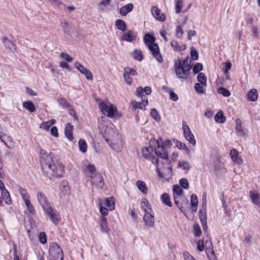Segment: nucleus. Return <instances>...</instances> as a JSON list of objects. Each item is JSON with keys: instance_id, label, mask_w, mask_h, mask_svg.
Instances as JSON below:
<instances>
[{"instance_id": "obj_18", "label": "nucleus", "mask_w": 260, "mask_h": 260, "mask_svg": "<svg viewBox=\"0 0 260 260\" xmlns=\"http://www.w3.org/2000/svg\"><path fill=\"white\" fill-rule=\"evenodd\" d=\"M100 225L102 233H108L110 231V228L108 225L107 218L103 216L100 217Z\"/></svg>"}, {"instance_id": "obj_17", "label": "nucleus", "mask_w": 260, "mask_h": 260, "mask_svg": "<svg viewBox=\"0 0 260 260\" xmlns=\"http://www.w3.org/2000/svg\"><path fill=\"white\" fill-rule=\"evenodd\" d=\"M199 216L200 218V220L202 222V224L203 225V228L204 230H206L207 228V221H206V211L205 208H204V205L201 209L199 212Z\"/></svg>"}, {"instance_id": "obj_1", "label": "nucleus", "mask_w": 260, "mask_h": 260, "mask_svg": "<svg viewBox=\"0 0 260 260\" xmlns=\"http://www.w3.org/2000/svg\"><path fill=\"white\" fill-rule=\"evenodd\" d=\"M40 162L43 171L49 177L56 176L61 178V175H57L55 173L56 165L52 157L47 154H43L41 157Z\"/></svg>"}, {"instance_id": "obj_6", "label": "nucleus", "mask_w": 260, "mask_h": 260, "mask_svg": "<svg viewBox=\"0 0 260 260\" xmlns=\"http://www.w3.org/2000/svg\"><path fill=\"white\" fill-rule=\"evenodd\" d=\"M44 212L55 225H57L58 223V222L60 219V217L59 214L56 211V210L53 209V208L50 207L45 210Z\"/></svg>"}, {"instance_id": "obj_61", "label": "nucleus", "mask_w": 260, "mask_h": 260, "mask_svg": "<svg viewBox=\"0 0 260 260\" xmlns=\"http://www.w3.org/2000/svg\"><path fill=\"white\" fill-rule=\"evenodd\" d=\"M124 73H126V74L131 75L132 76H134V75H135L137 74V72L135 70L133 69H130L129 68L125 69Z\"/></svg>"}, {"instance_id": "obj_30", "label": "nucleus", "mask_w": 260, "mask_h": 260, "mask_svg": "<svg viewBox=\"0 0 260 260\" xmlns=\"http://www.w3.org/2000/svg\"><path fill=\"white\" fill-rule=\"evenodd\" d=\"M23 107L29 112L32 113L35 111L34 104L30 101H26L23 103Z\"/></svg>"}, {"instance_id": "obj_15", "label": "nucleus", "mask_w": 260, "mask_h": 260, "mask_svg": "<svg viewBox=\"0 0 260 260\" xmlns=\"http://www.w3.org/2000/svg\"><path fill=\"white\" fill-rule=\"evenodd\" d=\"M111 147L116 152H120L122 150V141L118 136L117 139L111 140Z\"/></svg>"}, {"instance_id": "obj_24", "label": "nucleus", "mask_w": 260, "mask_h": 260, "mask_svg": "<svg viewBox=\"0 0 260 260\" xmlns=\"http://www.w3.org/2000/svg\"><path fill=\"white\" fill-rule=\"evenodd\" d=\"M133 7V5L131 3L122 7L120 10V14L123 16L126 15L127 13L132 11Z\"/></svg>"}, {"instance_id": "obj_32", "label": "nucleus", "mask_w": 260, "mask_h": 260, "mask_svg": "<svg viewBox=\"0 0 260 260\" xmlns=\"http://www.w3.org/2000/svg\"><path fill=\"white\" fill-rule=\"evenodd\" d=\"M134 59L138 61H141L143 58L142 52L140 50L136 49L133 53Z\"/></svg>"}, {"instance_id": "obj_47", "label": "nucleus", "mask_w": 260, "mask_h": 260, "mask_svg": "<svg viewBox=\"0 0 260 260\" xmlns=\"http://www.w3.org/2000/svg\"><path fill=\"white\" fill-rule=\"evenodd\" d=\"M151 115L157 121H159L160 120V117L155 109L151 110Z\"/></svg>"}, {"instance_id": "obj_11", "label": "nucleus", "mask_w": 260, "mask_h": 260, "mask_svg": "<svg viewBox=\"0 0 260 260\" xmlns=\"http://www.w3.org/2000/svg\"><path fill=\"white\" fill-rule=\"evenodd\" d=\"M183 129L184 131V136L186 140L194 146L196 145V141L194 139V136L191 133L189 127L187 125L185 124L184 123H183Z\"/></svg>"}, {"instance_id": "obj_14", "label": "nucleus", "mask_w": 260, "mask_h": 260, "mask_svg": "<svg viewBox=\"0 0 260 260\" xmlns=\"http://www.w3.org/2000/svg\"><path fill=\"white\" fill-rule=\"evenodd\" d=\"M173 190L174 198H181L182 200L185 204H188V201L186 198L182 197L183 194V190L178 185H174L173 186Z\"/></svg>"}, {"instance_id": "obj_28", "label": "nucleus", "mask_w": 260, "mask_h": 260, "mask_svg": "<svg viewBox=\"0 0 260 260\" xmlns=\"http://www.w3.org/2000/svg\"><path fill=\"white\" fill-rule=\"evenodd\" d=\"M198 199L197 196L192 194L191 196V205L192 212H196L198 209Z\"/></svg>"}, {"instance_id": "obj_19", "label": "nucleus", "mask_w": 260, "mask_h": 260, "mask_svg": "<svg viewBox=\"0 0 260 260\" xmlns=\"http://www.w3.org/2000/svg\"><path fill=\"white\" fill-rule=\"evenodd\" d=\"M73 126L71 125V123H68L65 125L64 128V134L66 137L72 141L73 139Z\"/></svg>"}, {"instance_id": "obj_44", "label": "nucleus", "mask_w": 260, "mask_h": 260, "mask_svg": "<svg viewBox=\"0 0 260 260\" xmlns=\"http://www.w3.org/2000/svg\"><path fill=\"white\" fill-rule=\"evenodd\" d=\"M39 240L40 243L45 244L47 243V236L44 232H41L39 235Z\"/></svg>"}, {"instance_id": "obj_41", "label": "nucleus", "mask_w": 260, "mask_h": 260, "mask_svg": "<svg viewBox=\"0 0 260 260\" xmlns=\"http://www.w3.org/2000/svg\"><path fill=\"white\" fill-rule=\"evenodd\" d=\"M142 153L143 156L146 159H150L151 158L150 154V148L145 147L142 149Z\"/></svg>"}, {"instance_id": "obj_20", "label": "nucleus", "mask_w": 260, "mask_h": 260, "mask_svg": "<svg viewBox=\"0 0 260 260\" xmlns=\"http://www.w3.org/2000/svg\"><path fill=\"white\" fill-rule=\"evenodd\" d=\"M136 39V36L133 31L131 30H128L123 36L122 40H125L127 42H133Z\"/></svg>"}, {"instance_id": "obj_57", "label": "nucleus", "mask_w": 260, "mask_h": 260, "mask_svg": "<svg viewBox=\"0 0 260 260\" xmlns=\"http://www.w3.org/2000/svg\"><path fill=\"white\" fill-rule=\"evenodd\" d=\"M183 34V31L181 27L180 26H177L176 29V36L178 38H181Z\"/></svg>"}, {"instance_id": "obj_35", "label": "nucleus", "mask_w": 260, "mask_h": 260, "mask_svg": "<svg viewBox=\"0 0 260 260\" xmlns=\"http://www.w3.org/2000/svg\"><path fill=\"white\" fill-rule=\"evenodd\" d=\"M116 26L117 28L122 31H124L126 29V25L124 21L118 19L116 21Z\"/></svg>"}, {"instance_id": "obj_22", "label": "nucleus", "mask_w": 260, "mask_h": 260, "mask_svg": "<svg viewBox=\"0 0 260 260\" xmlns=\"http://www.w3.org/2000/svg\"><path fill=\"white\" fill-rule=\"evenodd\" d=\"M1 194L3 200L5 201L6 204L10 205L12 204V200L9 192L5 189V188L2 190Z\"/></svg>"}, {"instance_id": "obj_33", "label": "nucleus", "mask_w": 260, "mask_h": 260, "mask_svg": "<svg viewBox=\"0 0 260 260\" xmlns=\"http://www.w3.org/2000/svg\"><path fill=\"white\" fill-rule=\"evenodd\" d=\"M236 129L237 132L238 133V135L240 136L244 135V132L242 128V122L240 119H237L236 120Z\"/></svg>"}, {"instance_id": "obj_43", "label": "nucleus", "mask_w": 260, "mask_h": 260, "mask_svg": "<svg viewBox=\"0 0 260 260\" xmlns=\"http://www.w3.org/2000/svg\"><path fill=\"white\" fill-rule=\"evenodd\" d=\"M57 102L59 105L63 108H68L70 107V104L63 98L58 99Z\"/></svg>"}, {"instance_id": "obj_51", "label": "nucleus", "mask_w": 260, "mask_h": 260, "mask_svg": "<svg viewBox=\"0 0 260 260\" xmlns=\"http://www.w3.org/2000/svg\"><path fill=\"white\" fill-rule=\"evenodd\" d=\"M194 88L198 93H202L204 92V88L203 85L200 83H196L194 86Z\"/></svg>"}, {"instance_id": "obj_5", "label": "nucleus", "mask_w": 260, "mask_h": 260, "mask_svg": "<svg viewBox=\"0 0 260 260\" xmlns=\"http://www.w3.org/2000/svg\"><path fill=\"white\" fill-rule=\"evenodd\" d=\"M148 48L153 56L155 58L158 62L161 63L163 62V58L160 53L159 47L157 44L155 43L153 45H149Z\"/></svg>"}, {"instance_id": "obj_59", "label": "nucleus", "mask_w": 260, "mask_h": 260, "mask_svg": "<svg viewBox=\"0 0 260 260\" xmlns=\"http://www.w3.org/2000/svg\"><path fill=\"white\" fill-rule=\"evenodd\" d=\"M86 171L89 172L91 173V175H95L94 173L95 172V168L94 165H88L87 166Z\"/></svg>"}, {"instance_id": "obj_58", "label": "nucleus", "mask_w": 260, "mask_h": 260, "mask_svg": "<svg viewBox=\"0 0 260 260\" xmlns=\"http://www.w3.org/2000/svg\"><path fill=\"white\" fill-rule=\"evenodd\" d=\"M51 125H50L48 121L43 122L40 126V128L41 129H43L45 131H48Z\"/></svg>"}, {"instance_id": "obj_63", "label": "nucleus", "mask_w": 260, "mask_h": 260, "mask_svg": "<svg viewBox=\"0 0 260 260\" xmlns=\"http://www.w3.org/2000/svg\"><path fill=\"white\" fill-rule=\"evenodd\" d=\"M183 255L185 260H196L187 251L183 252Z\"/></svg>"}, {"instance_id": "obj_16", "label": "nucleus", "mask_w": 260, "mask_h": 260, "mask_svg": "<svg viewBox=\"0 0 260 260\" xmlns=\"http://www.w3.org/2000/svg\"><path fill=\"white\" fill-rule=\"evenodd\" d=\"M151 12L155 18L160 21H164L165 16L161 13V11L157 7L153 6L151 8Z\"/></svg>"}, {"instance_id": "obj_3", "label": "nucleus", "mask_w": 260, "mask_h": 260, "mask_svg": "<svg viewBox=\"0 0 260 260\" xmlns=\"http://www.w3.org/2000/svg\"><path fill=\"white\" fill-rule=\"evenodd\" d=\"M49 253L55 259L63 260V254L62 249L55 243H53L50 247Z\"/></svg>"}, {"instance_id": "obj_46", "label": "nucleus", "mask_w": 260, "mask_h": 260, "mask_svg": "<svg viewBox=\"0 0 260 260\" xmlns=\"http://www.w3.org/2000/svg\"><path fill=\"white\" fill-rule=\"evenodd\" d=\"M194 235L196 237H199L202 234L200 226L199 224H196L193 225Z\"/></svg>"}, {"instance_id": "obj_42", "label": "nucleus", "mask_w": 260, "mask_h": 260, "mask_svg": "<svg viewBox=\"0 0 260 260\" xmlns=\"http://www.w3.org/2000/svg\"><path fill=\"white\" fill-rule=\"evenodd\" d=\"M2 41L4 44V45L6 47V48L11 50L10 45H12L14 47H15V45L12 43L9 40H8L6 37H4L2 39Z\"/></svg>"}, {"instance_id": "obj_40", "label": "nucleus", "mask_w": 260, "mask_h": 260, "mask_svg": "<svg viewBox=\"0 0 260 260\" xmlns=\"http://www.w3.org/2000/svg\"><path fill=\"white\" fill-rule=\"evenodd\" d=\"M18 189L24 201H25L26 199H29V196L25 189L19 186Z\"/></svg>"}, {"instance_id": "obj_64", "label": "nucleus", "mask_w": 260, "mask_h": 260, "mask_svg": "<svg viewBox=\"0 0 260 260\" xmlns=\"http://www.w3.org/2000/svg\"><path fill=\"white\" fill-rule=\"evenodd\" d=\"M50 132L53 136L55 137H58V129L56 126L52 127L50 130Z\"/></svg>"}, {"instance_id": "obj_45", "label": "nucleus", "mask_w": 260, "mask_h": 260, "mask_svg": "<svg viewBox=\"0 0 260 260\" xmlns=\"http://www.w3.org/2000/svg\"><path fill=\"white\" fill-rule=\"evenodd\" d=\"M251 30L252 32L253 37L256 39L258 38L259 31H258V28L257 26L252 25L251 26Z\"/></svg>"}, {"instance_id": "obj_34", "label": "nucleus", "mask_w": 260, "mask_h": 260, "mask_svg": "<svg viewBox=\"0 0 260 260\" xmlns=\"http://www.w3.org/2000/svg\"><path fill=\"white\" fill-rule=\"evenodd\" d=\"M161 200L164 204L168 206L169 207H171L172 206L170 201V197L167 193H164L161 195Z\"/></svg>"}, {"instance_id": "obj_54", "label": "nucleus", "mask_w": 260, "mask_h": 260, "mask_svg": "<svg viewBox=\"0 0 260 260\" xmlns=\"http://www.w3.org/2000/svg\"><path fill=\"white\" fill-rule=\"evenodd\" d=\"M179 183L182 187L184 189H188L189 184L186 179L182 178L180 179Z\"/></svg>"}, {"instance_id": "obj_60", "label": "nucleus", "mask_w": 260, "mask_h": 260, "mask_svg": "<svg viewBox=\"0 0 260 260\" xmlns=\"http://www.w3.org/2000/svg\"><path fill=\"white\" fill-rule=\"evenodd\" d=\"M174 198V201H175V204L180 209V210L183 212V207L182 206V204H180L179 202V199L182 200L181 198L175 197Z\"/></svg>"}, {"instance_id": "obj_53", "label": "nucleus", "mask_w": 260, "mask_h": 260, "mask_svg": "<svg viewBox=\"0 0 260 260\" xmlns=\"http://www.w3.org/2000/svg\"><path fill=\"white\" fill-rule=\"evenodd\" d=\"M178 165L180 168H182L183 170H188L189 169V165L187 161H179Z\"/></svg>"}, {"instance_id": "obj_8", "label": "nucleus", "mask_w": 260, "mask_h": 260, "mask_svg": "<svg viewBox=\"0 0 260 260\" xmlns=\"http://www.w3.org/2000/svg\"><path fill=\"white\" fill-rule=\"evenodd\" d=\"M141 100L142 102H138L136 101L131 102V105L133 106L134 109H140L142 110H145V106L148 104V98L145 95H141Z\"/></svg>"}, {"instance_id": "obj_26", "label": "nucleus", "mask_w": 260, "mask_h": 260, "mask_svg": "<svg viewBox=\"0 0 260 260\" xmlns=\"http://www.w3.org/2000/svg\"><path fill=\"white\" fill-rule=\"evenodd\" d=\"M249 197L252 202L255 205H258L259 203V194L255 191H250Z\"/></svg>"}, {"instance_id": "obj_7", "label": "nucleus", "mask_w": 260, "mask_h": 260, "mask_svg": "<svg viewBox=\"0 0 260 260\" xmlns=\"http://www.w3.org/2000/svg\"><path fill=\"white\" fill-rule=\"evenodd\" d=\"M145 214L143 217V221L145 224L149 226L153 227L154 225V217L152 212L149 211L146 209H144Z\"/></svg>"}, {"instance_id": "obj_2", "label": "nucleus", "mask_w": 260, "mask_h": 260, "mask_svg": "<svg viewBox=\"0 0 260 260\" xmlns=\"http://www.w3.org/2000/svg\"><path fill=\"white\" fill-rule=\"evenodd\" d=\"M174 66L175 73L178 78H187L191 66L188 63V57L183 60H178Z\"/></svg>"}, {"instance_id": "obj_36", "label": "nucleus", "mask_w": 260, "mask_h": 260, "mask_svg": "<svg viewBox=\"0 0 260 260\" xmlns=\"http://www.w3.org/2000/svg\"><path fill=\"white\" fill-rule=\"evenodd\" d=\"M198 81L204 86L207 84V78L203 73H199L197 76Z\"/></svg>"}, {"instance_id": "obj_55", "label": "nucleus", "mask_w": 260, "mask_h": 260, "mask_svg": "<svg viewBox=\"0 0 260 260\" xmlns=\"http://www.w3.org/2000/svg\"><path fill=\"white\" fill-rule=\"evenodd\" d=\"M190 55L193 60H197L198 59V53L194 47H192L191 49Z\"/></svg>"}, {"instance_id": "obj_9", "label": "nucleus", "mask_w": 260, "mask_h": 260, "mask_svg": "<svg viewBox=\"0 0 260 260\" xmlns=\"http://www.w3.org/2000/svg\"><path fill=\"white\" fill-rule=\"evenodd\" d=\"M37 199L44 210L51 207L46 196L41 192H38Z\"/></svg>"}, {"instance_id": "obj_13", "label": "nucleus", "mask_w": 260, "mask_h": 260, "mask_svg": "<svg viewBox=\"0 0 260 260\" xmlns=\"http://www.w3.org/2000/svg\"><path fill=\"white\" fill-rule=\"evenodd\" d=\"M75 67L79 71V72L84 74L87 80H92L93 78L92 73L87 69L85 68L79 62L76 61L74 63Z\"/></svg>"}, {"instance_id": "obj_37", "label": "nucleus", "mask_w": 260, "mask_h": 260, "mask_svg": "<svg viewBox=\"0 0 260 260\" xmlns=\"http://www.w3.org/2000/svg\"><path fill=\"white\" fill-rule=\"evenodd\" d=\"M215 120L216 122L223 123L224 122L225 118L221 111L218 112L215 116Z\"/></svg>"}, {"instance_id": "obj_48", "label": "nucleus", "mask_w": 260, "mask_h": 260, "mask_svg": "<svg viewBox=\"0 0 260 260\" xmlns=\"http://www.w3.org/2000/svg\"><path fill=\"white\" fill-rule=\"evenodd\" d=\"M218 92L222 94L224 96L228 97L230 95V92L225 88L220 87L218 89Z\"/></svg>"}, {"instance_id": "obj_27", "label": "nucleus", "mask_w": 260, "mask_h": 260, "mask_svg": "<svg viewBox=\"0 0 260 260\" xmlns=\"http://www.w3.org/2000/svg\"><path fill=\"white\" fill-rule=\"evenodd\" d=\"M136 185L138 189L144 194L148 193V189L146 185L145 182L143 181L139 180L136 182Z\"/></svg>"}, {"instance_id": "obj_23", "label": "nucleus", "mask_w": 260, "mask_h": 260, "mask_svg": "<svg viewBox=\"0 0 260 260\" xmlns=\"http://www.w3.org/2000/svg\"><path fill=\"white\" fill-rule=\"evenodd\" d=\"M171 45L174 48L175 51L180 52L182 50H184L186 46L185 44L180 45L179 43L175 40H173L171 42Z\"/></svg>"}, {"instance_id": "obj_50", "label": "nucleus", "mask_w": 260, "mask_h": 260, "mask_svg": "<svg viewBox=\"0 0 260 260\" xmlns=\"http://www.w3.org/2000/svg\"><path fill=\"white\" fill-rule=\"evenodd\" d=\"M182 1L181 0L178 1L175 5L176 13L179 14L182 10Z\"/></svg>"}, {"instance_id": "obj_25", "label": "nucleus", "mask_w": 260, "mask_h": 260, "mask_svg": "<svg viewBox=\"0 0 260 260\" xmlns=\"http://www.w3.org/2000/svg\"><path fill=\"white\" fill-rule=\"evenodd\" d=\"M155 38L154 36L148 34L145 35L144 37V42L148 47L149 45L155 44Z\"/></svg>"}, {"instance_id": "obj_12", "label": "nucleus", "mask_w": 260, "mask_h": 260, "mask_svg": "<svg viewBox=\"0 0 260 260\" xmlns=\"http://www.w3.org/2000/svg\"><path fill=\"white\" fill-rule=\"evenodd\" d=\"M156 143L157 146L155 149L156 154L163 159H168L169 155L167 149L164 146L160 145L158 141H156Z\"/></svg>"}, {"instance_id": "obj_29", "label": "nucleus", "mask_w": 260, "mask_h": 260, "mask_svg": "<svg viewBox=\"0 0 260 260\" xmlns=\"http://www.w3.org/2000/svg\"><path fill=\"white\" fill-rule=\"evenodd\" d=\"M248 99L250 101H255L258 98L257 90L255 89H252L248 92Z\"/></svg>"}, {"instance_id": "obj_56", "label": "nucleus", "mask_w": 260, "mask_h": 260, "mask_svg": "<svg viewBox=\"0 0 260 260\" xmlns=\"http://www.w3.org/2000/svg\"><path fill=\"white\" fill-rule=\"evenodd\" d=\"M25 205L27 206L28 210L30 212L34 211V208L33 206L31 205L29 199H26L24 201Z\"/></svg>"}, {"instance_id": "obj_4", "label": "nucleus", "mask_w": 260, "mask_h": 260, "mask_svg": "<svg viewBox=\"0 0 260 260\" xmlns=\"http://www.w3.org/2000/svg\"><path fill=\"white\" fill-rule=\"evenodd\" d=\"M99 107L102 113L109 117H113L115 115L116 109L112 105H107L104 103H100Z\"/></svg>"}, {"instance_id": "obj_31", "label": "nucleus", "mask_w": 260, "mask_h": 260, "mask_svg": "<svg viewBox=\"0 0 260 260\" xmlns=\"http://www.w3.org/2000/svg\"><path fill=\"white\" fill-rule=\"evenodd\" d=\"M105 205L112 211L115 208V203L113 198H108L105 200Z\"/></svg>"}, {"instance_id": "obj_49", "label": "nucleus", "mask_w": 260, "mask_h": 260, "mask_svg": "<svg viewBox=\"0 0 260 260\" xmlns=\"http://www.w3.org/2000/svg\"><path fill=\"white\" fill-rule=\"evenodd\" d=\"M203 69V66L200 63H197L193 68V72L194 74L199 73Z\"/></svg>"}, {"instance_id": "obj_52", "label": "nucleus", "mask_w": 260, "mask_h": 260, "mask_svg": "<svg viewBox=\"0 0 260 260\" xmlns=\"http://www.w3.org/2000/svg\"><path fill=\"white\" fill-rule=\"evenodd\" d=\"M60 57L68 62H71L73 60V58L68 53H61L60 54Z\"/></svg>"}, {"instance_id": "obj_21", "label": "nucleus", "mask_w": 260, "mask_h": 260, "mask_svg": "<svg viewBox=\"0 0 260 260\" xmlns=\"http://www.w3.org/2000/svg\"><path fill=\"white\" fill-rule=\"evenodd\" d=\"M238 151L235 149H232L230 152V157L232 160L238 164H241L242 160L238 157Z\"/></svg>"}, {"instance_id": "obj_62", "label": "nucleus", "mask_w": 260, "mask_h": 260, "mask_svg": "<svg viewBox=\"0 0 260 260\" xmlns=\"http://www.w3.org/2000/svg\"><path fill=\"white\" fill-rule=\"evenodd\" d=\"M100 213L103 216H107L108 215V210L105 207L102 206V204H100Z\"/></svg>"}, {"instance_id": "obj_38", "label": "nucleus", "mask_w": 260, "mask_h": 260, "mask_svg": "<svg viewBox=\"0 0 260 260\" xmlns=\"http://www.w3.org/2000/svg\"><path fill=\"white\" fill-rule=\"evenodd\" d=\"M78 144L79 150L83 153L86 152L87 151V144L86 142L83 139H80L79 141Z\"/></svg>"}, {"instance_id": "obj_10", "label": "nucleus", "mask_w": 260, "mask_h": 260, "mask_svg": "<svg viewBox=\"0 0 260 260\" xmlns=\"http://www.w3.org/2000/svg\"><path fill=\"white\" fill-rule=\"evenodd\" d=\"M88 177L90 178L91 183L94 184L99 188H102L104 184L102 177L100 174H95L94 175H90Z\"/></svg>"}, {"instance_id": "obj_39", "label": "nucleus", "mask_w": 260, "mask_h": 260, "mask_svg": "<svg viewBox=\"0 0 260 260\" xmlns=\"http://www.w3.org/2000/svg\"><path fill=\"white\" fill-rule=\"evenodd\" d=\"M141 206L144 211L145 209H146L149 211L152 212L151 208L150 207L149 203L146 199H142L141 202Z\"/></svg>"}]
</instances>
